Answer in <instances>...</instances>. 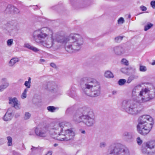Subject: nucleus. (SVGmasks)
I'll return each mask as SVG.
<instances>
[{
    "mask_svg": "<svg viewBox=\"0 0 155 155\" xmlns=\"http://www.w3.org/2000/svg\"><path fill=\"white\" fill-rule=\"evenodd\" d=\"M81 133L83 134H85V131L84 130H83L81 131Z\"/></svg>",
    "mask_w": 155,
    "mask_h": 155,
    "instance_id": "603ef678",
    "label": "nucleus"
},
{
    "mask_svg": "<svg viewBox=\"0 0 155 155\" xmlns=\"http://www.w3.org/2000/svg\"><path fill=\"white\" fill-rule=\"evenodd\" d=\"M40 61L41 62H44L45 61V60L44 59H41Z\"/></svg>",
    "mask_w": 155,
    "mask_h": 155,
    "instance_id": "8fccbe9b",
    "label": "nucleus"
},
{
    "mask_svg": "<svg viewBox=\"0 0 155 155\" xmlns=\"http://www.w3.org/2000/svg\"><path fill=\"white\" fill-rule=\"evenodd\" d=\"M132 99L124 100L121 107L126 112L132 115L139 113L141 110L140 103L150 101L155 98V87L153 85L142 89L139 91L137 86L132 92Z\"/></svg>",
    "mask_w": 155,
    "mask_h": 155,
    "instance_id": "f257e3e1",
    "label": "nucleus"
},
{
    "mask_svg": "<svg viewBox=\"0 0 155 155\" xmlns=\"http://www.w3.org/2000/svg\"><path fill=\"white\" fill-rule=\"evenodd\" d=\"M151 64L153 65H155V60H153V62L151 63Z\"/></svg>",
    "mask_w": 155,
    "mask_h": 155,
    "instance_id": "3c124183",
    "label": "nucleus"
},
{
    "mask_svg": "<svg viewBox=\"0 0 155 155\" xmlns=\"http://www.w3.org/2000/svg\"><path fill=\"white\" fill-rule=\"evenodd\" d=\"M31 78L30 77H28V81H26L24 83V85L27 87V88H29L31 87Z\"/></svg>",
    "mask_w": 155,
    "mask_h": 155,
    "instance_id": "a878e982",
    "label": "nucleus"
},
{
    "mask_svg": "<svg viewBox=\"0 0 155 155\" xmlns=\"http://www.w3.org/2000/svg\"><path fill=\"white\" fill-rule=\"evenodd\" d=\"M31 115L30 113L28 112H26L25 114L24 119L25 120H27L29 119L31 117Z\"/></svg>",
    "mask_w": 155,
    "mask_h": 155,
    "instance_id": "c756f323",
    "label": "nucleus"
},
{
    "mask_svg": "<svg viewBox=\"0 0 155 155\" xmlns=\"http://www.w3.org/2000/svg\"><path fill=\"white\" fill-rule=\"evenodd\" d=\"M58 145V144L57 143H54V146L55 147H57Z\"/></svg>",
    "mask_w": 155,
    "mask_h": 155,
    "instance_id": "864d4df0",
    "label": "nucleus"
},
{
    "mask_svg": "<svg viewBox=\"0 0 155 155\" xmlns=\"http://www.w3.org/2000/svg\"><path fill=\"white\" fill-rule=\"evenodd\" d=\"M153 118L148 115H144L139 117L137 126L138 133L143 135L148 134L152 129Z\"/></svg>",
    "mask_w": 155,
    "mask_h": 155,
    "instance_id": "39448f33",
    "label": "nucleus"
},
{
    "mask_svg": "<svg viewBox=\"0 0 155 155\" xmlns=\"http://www.w3.org/2000/svg\"><path fill=\"white\" fill-rule=\"evenodd\" d=\"M22 81H23V80L22 79H19L18 80V81L19 82H21Z\"/></svg>",
    "mask_w": 155,
    "mask_h": 155,
    "instance_id": "6e6d98bb",
    "label": "nucleus"
},
{
    "mask_svg": "<svg viewBox=\"0 0 155 155\" xmlns=\"http://www.w3.org/2000/svg\"><path fill=\"white\" fill-rule=\"evenodd\" d=\"M31 50H32L33 51L37 52L39 51V49L37 48L32 46Z\"/></svg>",
    "mask_w": 155,
    "mask_h": 155,
    "instance_id": "ea45409f",
    "label": "nucleus"
},
{
    "mask_svg": "<svg viewBox=\"0 0 155 155\" xmlns=\"http://www.w3.org/2000/svg\"><path fill=\"white\" fill-rule=\"evenodd\" d=\"M153 26V24L151 23H148L147 25L144 27V31H146L150 28Z\"/></svg>",
    "mask_w": 155,
    "mask_h": 155,
    "instance_id": "cd10ccee",
    "label": "nucleus"
},
{
    "mask_svg": "<svg viewBox=\"0 0 155 155\" xmlns=\"http://www.w3.org/2000/svg\"><path fill=\"white\" fill-rule=\"evenodd\" d=\"M126 80L124 79H120L118 81V84L120 86L123 85L126 82Z\"/></svg>",
    "mask_w": 155,
    "mask_h": 155,
    "instance_id": "7c9ffc66",
    "label": "nucleus"
},
{
    "mask_svg": "<svg viewBox=\"0 0 155 155\" xmlns=\"http://www.w3.org/2000/svg\"><path fill=\"white\" fill-rule=\"evenodd\" d=\"M141 150L145 154L148 155L155 153V140H150L144 143L142 146Z\"/></svg>",
    "mask_w": 155,
    "mask_h": 155,
    "instance_id": "1a4fd4ad",
    "label": "nucleus"
},
{
    "mask_svg": "<svg viewBox=\"0 0 155 155\" xmlns=\"http://www.w3.org/2000/svg\"><path fill=\"white\" fill-rule=\"evenodd\" d=\"M12 118V113L9 112L8 111L3 117V119L4 121H8L11 120Z\"/></svg>",
    "mask_w": 155,
    "mask_h": 155,
    "instance_id": "6ab92c4d",
    "label": "nucleus"
},
{
    "mask_svg": "<svg viewBox=\"0 0 155 155\" xmlns=\"http://www.w3.org/2000/svg\"><path fill=\"white\" fill-rule=\"evenodd\" d=\"M36 149V148L35 147H33L32 148H31V150H35V149Z\"/></svg>",
    "mask_w": 155,
    "mask_h": 155,
    "instance_id": "4d7b16f0",
    "label": "nucleus"
},
{
    "mask_svg": "<svg viewBox=\"0 0 155 155\" xmlns=\"http://www.w3.org/2000/svg\"><path fill=\"white\" fill-rule=\"evenodd\" d=\"M13 40L12 39H9L7 41V45L8 46H11L13 44Z\"/></svg>",
    "mask_w": 155,
    "mask_h": 155,
    "instance_id": "58836bf2",
    "label": "nucleus"
},
{
    "mask_svg": "<svg viewBox=\"0 0 155 155\" xmlns=\"http://www.w3.org/2000/svg\"><path fill=\"white\" fill-rule=\"evenodd\" d=\"M47 110L51 112H54L56 110H58L59 109L58 107H55L53 106H49L47 108Z\"/></svg>",
    "mask_w": 155,
    "mask_h": 155,
    "instance_id": "393cba45",
    "label": "nucleus"
},
{
    "mask_svg": "<svg viewBox=\"0 0 155 155\" xmlns=\"http://www.w3.org/2000/svg\"><path fill=\"white\" fill-rule=\"evenodd\" d=\"M107 146V144L104 142H101L100 143L99 147L101 148H103Z\"/></svg>",
    "mask_w": 155,
    "mask_h": 155,
    "instance_id": "e433bc0d",
    "label": "nucleus"
},
{
    "mask_svg": "<svg viewBox=\"0 0 155 155\" xmlns=\"http://www.w3.org/2000/svg\"><path fill=\"white\" fill-rule=\"evenodd\" d=\"M123 37L122 36H118L117 37L115 38V41L116 42H120L123 39Z\"/></svg>",
    "mask_w": 155,
    "mask_h": 155,
    "instance_id": "c85d7f7f",
    "label": "nucleus"
},
{
    "mask_svg": "<svg viewBox=\"0 0 155 155\" xmlns=\"http://www.w3.org/2000/svg\"><path fill=\"white\" fill-rule=\"evenodd\" d=\"M84 109L85 114L83 123L87 127L93 126L96 122L94 114L89 108Z\"/></svg>",
    "mask_w": 155,
    "mask_h": 155,
    "instance_id": "6e6552de",
    "label": "nucleus"
},
{
    "mask_svg": "<svg viewBox=\"0 0 155 155\" xmlns=\"http://www.w3.org/2000/svg\"><path fill=\"white\" fill-rule=\"evenodd\" d=\"M140 9L143 11H145L147 10V8L144 6H141L140 7Z\"/></svg>",
    "mask_w": 155,
    "mask_h": 155,
    "instance_id": "49530a36",
    "label": "nucleus"
},
{
    "mask_svg": "<svg viewBox=\"0 0 155 155\" xmlns=\"http://www.w3.org/2000/svg\"><path fill=\"white\" fill-rule=\"evenodd\" d=\"M67 127L64 129L63 131H64V133L66 136V139L68 140L72 139L74 137V133L71 128L66 129Z\"/></svg>",
    "mask_w": 155,
    "mask_h": 155,
    "instance_id": "dca6fc26",
    "label": "nucleus"
},
{
    "mask_svg": "<svg viewBox=\"0 0 155 155\" xmlns=\"http://www.w3.org/2000/svg\"><path fill=\"white\" fill-rule=\"evenodd\" d=\"M5 141V139L3 138H0V145L3 144Z\"/></svg>",
    "mask_w": 155,
    "mask_h": 155,
    "instance_id": "c03bdc74",
    "label": "nucleus"
},
{
    "mask_svg": "<svg viewBox=\"0 0 155 155\" xmlns=\"http://www.w3.org/2000/svg\"><path fill=\"white\" fill-rule=\"evenodd\" d=\"M69 125V123L65 121L56 123L52 126L51 131V136H56L57 140H68L63 131L64 129Z\"/></svg>",
    "mask_w": 155,
    "mask_h": 155,
    "instance_id": "423d86ee",
    "label": "nucleus"
},
{
    "mask_svg": "<svg viewBox=\"0 0 155 155\" xmlns=\"http://www.w3.org/2000/svg\"><path fill=\"white\" fill-rule=\"evenodd\" d=\"M110 154L114 155H130L129 149L124 146L118 144L111 145L108 150Z\"/></svg>",
    "mask_w": 155,
    "mask_h": 155,
    "instance_id": "0eeeda50",
    "label": "nucleus"
},
{
    "mask_svg": "<svg viewBox=\"0 0 155 155\" xmlns=\"http://www.w3.org/2000/svg\"><path fill=\"white\" fill-rule=\"evenodd\" d=\"M122 63L125 65L127 66L129 65L128 61L125 58H123L121 61Z\"/></svg>",
    "mask_w": 155,
    "mask_h": 155,
    "instance_id": "473e14b6",
    "label": "nucleus"
},
{
    "mask_svg": "<svg viewBox=\"0 0 155 155\" xmlns=\"http://www.w3.org/2000/svg\"><path fill=\"white\" fill-rule=\"evenodd\" d=\"M80 84L84 93L91 97L99 96L101 93V86L96 79L85 77L80 80Z\"/></svg>",
    "mask_w": 155,
    "mask_h": 155,
    "instance_id": "20e7f679",
    "label": "nucleus"
},
{
    "mask_svg": "<svg viewBox=\"0 0 155 155\" xmlns=\"http://www.w3.org/2000/svg\"><path fill=\"white\" fill-rule=\"evenodd\" d=\"M68 94L71 97H73V95L74 94V92L71 90H69L68 91Z\"/></svg>",
    "mask_w": 155,
    "mask_h": 155,
    "instance_id": "a19ab883",
    "label": "nucleus"
},
{
    "mask_svg": "<svg viewBox=\"0 0 155 155\" xmlns=\"http://www.w3.org/2000/svg\"><path fill=\"white\" fill-rule=\"evenodd\" d=\"M1 82L2 84L0 86V92H2L6 89L9 86V84L6 78H2Z\"/></svg>",
    "mask_w": 155,
    "mask_h": 155,
    "instance_id": "f3484780",
    "label": "nucleus"
},
{
    "mask_svg": "<svg viewBox=\"0 0 155 155\" xmlns=\"http://www.w3.org/2000/svg\"><path fill=\"white\" fill-rule=\"evenodd\" d=\"M54 32L50 28L44 27L34 31L32 33L34 40L44 48H50L54 47Z\"/></svg>",
    "mask_w": 155,
    "mask_h": 155,
    "instance_id": "7ed1b4c3",
    "label": "nucleus"
},
{
    "mask_svg": "<svg viewBox=\"0 0 155 155\" xmlns=\"http://www.w3.org/2000/svg\"><path fill=\"white\" fill-rule=\"evenodd\" d=\"M46 87L51 92L58 94H60L61 91L56 83L54 81H48L47 82Z\"/></svg>",
    "mask_w": 155,
    "mask_h": 155,
    "instance_id": "f8f14e48",
    "label": "nucleus"
},
{
    "mask_svg": "<svg viewBox=\"0 0 155 155\" xmlns=\"http://www.w3.org/2000/svg\"><path fill=\"white\" fill-rule=\"evenodd\" d=\"M136 141L137 143L139 145H141L143 143L142 140L140 139V137H138L137 138Z\"/></svg>",
    "mask_w": 155,
    "mask_h": 155,
    "instance_id": "c9c22d12",
    "label": "nucleus"
},
{
    "mask_svg": "<svg viewBox=\"0 0 155 155\" xmlns=\"http://www.w3.org/2000/svg\"><path fill=\"white\" fill-rule=\"evenodd\" d=\"M104 76L105 78H113L114 77L113 74L109 70L105 71Z\"/></svg>",
    "mask_w": 155,
    "mask_h": 155,
    "instance_id": "b1692460",
    "label": "nucleus"
},
{
    "mask_svg": "<svg viewBox=\"0 0 155 155\" xmlns=\"http://www.w3.org/2000/svg\"><path fill=\"white\" fill-rule=\"evenodd\" d=\"M19 61L18 59L17 58H12L8 63L9 66L13 67L15 64Z\"/></svg>",
    "mask_w": 155,
    "mask_h": 155,
    "instance_id": "4be33fe9",
    "label": "nucleus"
},
{
    "mask_svg": "<svg viewBox=\"0 0 155 155\" xmlns=\"http://www.w3.org/2000/svg\"><path fill=\"white\" fill-rule=\"evenodd\" d=\"M12 12V11H14V12L15 13L17 14L19 12V10L16 8H15L13 6L10 5H8L7 8L6 9V12L8 11Z\"/></svg>",
    "mask_w": 155,
    "mask_h": 155,
    "instance_id": "aec40b11",
    "label": "nucleus"
},
{
    "mask_svg": "<svg viewBox=\"0 0 155 155\" xmlns=\"http://www.w3.org/2000/svg\"><path fill=\"white\" fill-rule=\"evenodd\" d=\"M51 128L52 127L50 128L48 127L36 128L35 130V134L37 136L42 138L46 137L49 135L51 136Z\"/></svg>",
    "mask_w": 155,
    "mask_h": 155,
    "instance_id": "9d476101",
    "label": "nucleus"
},
{
    "mask_svg": "<svg viewBox=\"0 0 155 155\" xmlns=\"http://www.w3.org/2000/svg\"><path fill=\"white\" fill-rule=\"evenodd\" d=\"M132 69L134 71H136V69H133V68L131 67L128 68H121L120 71L123 73L126 74H129V71Z\"/></svg>",
    "mask_w": 155,
    "mask_h": 155,
    "instance_id": "412c9836",
    "label": "nucleus"
},
{
    "mask_svg": "<svg viewBox=\"0 0 155 155\" xmlns=\"http://www.w3.org/2000/svg\"><path fill=\"white\" fill-rule=\"evenodd\" d=\"M150 5L153 8H155V1H151L150 3Z\"/></svg>",
    "mask_w": 155,
    "mask_h": 155,
    "instance_id": "37998d69",
    "label": "nucleus"
},
{
    "mask_svg": "<svg viewBox=\"0 0 155 155\" xmlns=\"http://www.w3.org/2000/svg\"><path fill=\"white\" fill-rule=\"evenodd\" d=\"M84 108L86 107H83L77 110L74 113L72 120L76 123H79L81 122H83L84 116Z\"/></svg>",
    "mask_w": 155,
    "mask_h": 155,
    "instance_id": "9b49d317",
    "label": "nucleus"
},
{
    "mask_svg": "<svg viewBox=\"0 0 155 155\" xmlns=\"http://www.w3.org/2000/svg\"><path fill=\"white\" fill-rule=\"evenodd\" d=\"M55 40L58 43L65 45L66 50L70 53L80 50L84 42L82 36L76 33H71L69 36L58 35Z\"/></svg>",
    "mask_w": 155,
    "mask_h": 155,
    "instance_id": "f03ea898",
    "label": "nucleus"
},
{
    "mask_svg": "<svg viewBox=\"0 0 155 155\" xmlns=\"http://www.w3.org/2000/svg\"><path fill=\"white\" fill-rule=\"evenodd\" d=\"M134 136V133L132 132H124L123 134V136L128 140H130L132 139Z\"/></svg>",
    "mask_w": 155,
    "mask_h": 155,
    "instance_id": "a211bd4d",
    "label": "nucleus"
},
{
    "mask_svg": "<svg viewBox=\"0 0 155 155\" xmlns=\"http://www.w3.org/2000/svg\"><path fill=\"white\" fill-rule=\"evenodd\" d=\"M124 21V19L123 18H120L118 20V24H123Z\"/></svg>",
    "mask_w": 155,
    "mask_h": 155,
    "instance_id": "79ce46f5",
    "label": "nucleus"
},
{
    "mask_svg": "<svg viewBox=\"0 0 155 155\" xmlns=\"http://www.w3.org/2000/svg\"><path fill=\"white\" fill-rule=\"evenodd\" d=\"M9 103L13 105V107L16 109L20 108V102L16 97L9 98Z\"/></svg>",
    "mask_w": 155,
    "mask_h": 155,
    "instance_id": "2eb2a0df",
    "label": "nucleus"
},
{
    "mask_svg": "<svg viewBox=\"0 0 155 155\" xmlns=\"http://www.w3.org/2000/svg\"><path fill=\"white\" fill-rule=\"evenodd\" d=\"M24 47L30 50H31L32 46L31 45L29 44L26 43L24 45Z\"/></svg>",
    "mask_w": 155,
    "mask_h": 155,
    "instance_id": "4c0bfd02",
    "label": "nucleus"
},
{
    "mask_svg": "<svg viewBox=\"0 0 155 155\" xmlns=\"http://www.w3.org/2000/svg\"><path fill=\"white\" fill-rule=\"evenodd\" d=\"M73 110V108L71 107L68 108L66 110L65 113L66 114H69L72 113Z\"/></svg>",
    "mask_w": 155,
    "mask_h": 155,
    "instance_id": "f704fd0d",
    "label": "nucleus"
},
{
    "mask_svg": "<svg viewBox=\"0 0 155 155\" xmlns=\"http://www.w3.org/2000/svg\"><path fill=\"white\" fill-rule=\"evenodd\" d=\"M117 94V91L115 90H114L112 92V94L113 95H116Z\"/></svg>",
    "mask_w": 155,
    "mask_h": 155,
    "instance_id": "de8ad7c7",
    "label": "nucleus"
},
{
    "mask_svg": "<svg viewBox=\"0 0 155 155\" xmlns=\"http://www.w3.org/2000/svg\"><path fill=\"white\" fill-rule=\"evenodd\" d=\"M8 140L7 145L8 146H11L12 145V138L10 136L7 137Z\"/></svg>",
    "mask_w": 155,
    "mask_h": 155,
    "instance_id": "bb28decb",
    "label": "nucleus"
},
{
    "mask_svg": "<svg viewBox=\"0 0 155 155\" xmlns=\"http://www.w3.org/2000/svg\"><path fill=\"white\" fill-rule=\"evenodd\" d=\"M50 66L52 68H55L56 69L57 68V67L55 64H54V63H51L50 64Z\"/></svg>",
    "mask_w": 155,
    "mask_h": 155,
    "instance_id": "a18cd8bd",
    "label": "nucleus"
},
{
    "mask_svg": "<svg viewBox=\"0 0 155 155\" xmlns=\"http://www.w3.org/2000/svg\"><path fill=\"white\" fill-rule=\"evenodd\" d=\"M8 31L11 32L13 31H16L19 29V26L18 22L14 20L9 22L7 25Z\"/></svg>",
    "mask_w": 155,
    "mask_h": 155,
    "instance_id": "4468645a",
    "label": "nucleus"
},
{
    "mask_svg": "<svg viewBox=\"0 0 155 155\" xmlns=\"http://www.w3.org/2000/svg\"><path fill=\"white\" fill-rule=\"evenodd\" d=\"M111 51L116 55L121 56L126 53L127 49L124 46L119 45L115 46L112 48Z\"/></svg>",
    "mask_w": 155,
    "mask_h": 155,
    "instance_id": "ddd939ff",
    "label": "nucleus"
},
{
    "mask_svg": "<svg viewBox=\"0 0 155 155\" xmlns=\"http://www.w3.org/2000/svg\"><path fill=\"white\" fill-rule=\"evenodd\" d=\"M33 132H31V131L29 134V135H31L33 134Z\"/></svg>",
    "mask_w": 155,
    "mask_h": 155,
    "instance_id": "5fc2aeb1",
    "label": "nucleus"
},
{
    "mask_svg": "<svg viewBox=\"0 0 155 155\" xmlns=\"http://www.w3.org/2000/svg\"><path fill=\"white\" fill-rule=\"evenodd\" d=\"M138 78V76L137 74H133L129 77L127 79V83L128 84L130 83L131 81L134 79H137Z\"/></svg>",
    "mask_w": 155,
    "mask_h": 155,
    "instance_id": "5701e85b",
    "label": "nucleus"
},
{
    "mask_svg": "<svg viewBox=\"0 0 155 155\" xmlns=\"http://www.w3.org/2000/svg\"><path fill=\"white\" fill-rule=\"evenodd\" d=\"M28 91L27 88H25L24 91L22 93L21 97L22 98H25L26 97V93Z\"/></svg>",
    "mask_w": 155,
    "mask_h": 155,
    "instance_id": "2f4dec72",
    "label": "nucleus"
},
{
    "mask_svg": "<svg viewBox=\"0 0 155 155\" xmlns=\"http://www.w3.org/2000/svg\"><path fill=\"white\" fill-rule=\"evenodd\" d=\"M139 70L140 71L145 72L147 70V68L146 66L143 65H140Z\"/></svg>",
    "mask_w": 155,
    "mask_h": 155,
    "instance_id": "72a5a7b5",
    "label": "nucleus"
},
{
    "mask_svg": "<svg viewBox=\"0 0 155 155\" xmlns=\"http://www.w3.org/2000/svg\"><path fill=\"white\" fill-rule=\"evenodd\" d=\"M52 154V152L51 151H49L48 152L47 154L45 155H51Z\"/></svg>",
    "mask_w": 155,
    "mask_h": 155,
    "instance_id": "09e8293b",
    "label": "nucleus"
}]
</instances>
